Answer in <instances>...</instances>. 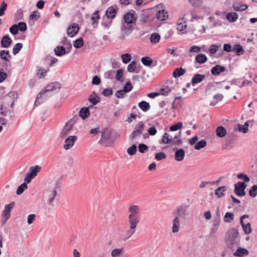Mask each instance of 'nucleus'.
Masks as SVG:
<instances>
[{
	"mask_svg": "<svg viewBox=\"0 0 257 257\" xmlns=\"http://www.w3.org/2000/svg\"><path fill=\"white\" fill-rule=\"evenodd\" d=\"M111 134L112 132L109 128H103L101 131V137L99 141L100 144L105 147L110 146L112 144Z\"/></svg>",
	"mask_w": 257,
	"mask_h": 257,
	"instance_id": "7ed1b4c3",
	"label": "nucleus"
},
{
	"mask_svg": "<svg viewBox=\"0 0 257 257\" xmlns=\"http://www.w3.org/2000/svg\"><path fill=\"white\" fill-rule=\"evenodd\" d=\"M79 28L77 24L75 23L70 25L67 29V35L70 37H73L75 36L78 32Z\"/></svg>",
	"mask_w": 257,
	"mask_h": 257,
	"instance_id": "ddd939ff",
	"label": "nucleus"
},
{
	"mask_svg": "<svg viewBox=\"0 0 257 257\" xmlns=\"http://www.w3.org/2000/svg\"><path fill=\"white\" fill-rule=\"evenodd\" d=\"M138 106L139 108L143 111H147L151 108V106L149 103L145 101H142L138 103Z\"/></svg>",
	"mask_w": 257,
	"mask_h": 257,
	"instance_id": "a878e982",
	"label": "nucleus"
},
{
	"mask_svg": "<svg viewBox=\"0 0 257 257\" xmlns=\"http://www.w3.org/2000/svg\"><path fill=\"white\" fill-rule=\"evenodd\" d=\"M28 188L27 184L25 183H23L20 186H19L17 190L16 193L17 195H20L23 193V192Z\"/></svg>",
	"mask_w": 257,
	"mask_h": 257,
	"instance_id": "79ce46f5",
	"label": "nucleus"
},
{
	"mask_svg": "<svg viewBox=\"0 0 257 257\" xmlns=\"http://www.w3.org/2000/svg\"><path fill=\"white\" fill-rule=\"evenodd\" d=\"M201 50V48L198 46H193L190 47L189 49V52L191 53H198L200 52Z\"/></svg>",
	"mask_w": 257,
	"mask_h": 257,
	"instance_id": "69168bd1",
	"label": "nucleus"
},
{
	"mask_svg": "<svg viewBox=\"0 0 257 257\" xmlns=\"http://www.w3.org/2000/svg\"><path fill=\"white\" fill-rule=\"evenodd\" d=\"M226 188L225 186L219 187L215 190V194L217 197H221L224 195V192Z\"/></svg>",
	"mask_w": 257,
	"mask_h": 257,
	"instance_id": "f704fd0d",
	"label": "nucleus"
},
{
	"mask_svg": "<svg viewBox=\"0 0 257 257\" xmlns=\"http://www.w3.org/2000/svg\"><path fill=\"white\" fill-rule=\"evenodd\" d=\"M144 126L145 124L143 121L138 123L134 128V131L130 135L131 139L134 140L136 138L140 136L143 133Z\"/></svg>",
	"mask_w": 257,
	"mask_h": 257,
	"instance_id": "0eeeda50",
	"label": "nucleus"
},
{
	"mask_svg": "<svg viewBox=\"0 0 257 257\" xmlns=\"http://www.w3.org/2000/svg\"><path fill=\"white\" fill-rule=\"evenodd\" d=\"M157 17L161 21H164L168 18V14L165 10L159 11L157 14Z\"/></svg>",
	"mask_w": 257,
	"mask_h": 257,
	"instance_id": "c85d7f7f",
	"label": "nucleus"
},
{
	"mask_svg": "<svg viewBox=\"0 0 257 257\" xmlns=\"http://www.w3.org/2000/svg\"><path fill=\"white\" fill-rule=\"evenodd\" d=\"M249 194L252 197H254L257 195V185H253L249 189Z\"/></svg>",
	"mask_w": 257,
	"mask_h": 257,
	"instance_id": "de8ad7c7",
	"label": "nucleus"
},
{
	"mask_svg": "<svg viewBox=\"0 0 257 257\" xmlns=\"http://www.w3.org/2000/svg\"><path fill=\"white\" fill-rule=\"evenodd\" d=\"M84 44L83 39L79 38L74 41V46L76 48H81Z\"/></svg>",
	"mask_w": 257,
	"mask_h": 257,
	"instance_id": "6e6d98bb",
	"label": "nucleus"
},
{
	"mask_svg": "<svg viewBox=\"0 0 257 257\" xmlns=\"http://www.w3.org/2000/svg\"><path fill=\"white\" fill-rule=\"evenodd\" d=\"M0 56L2 59L5 61H8L9 58L11 57L9 52L6 50H2L0 52Z\"/></svg>",
	"mask_w": 257,
	"mask_h": 257,
	"instance_id": "58836bf2",
	"label": "nucleus"
},
{
	"mask_svg": "<svg viewBox=\"0 0 257 257\" xmlns=\"http://www.w3.org/2000/svg\"><path fill=\"white\" fill-rule=\"evenodd\" d=\"M225 70L224 67L216 65L212 68L211 72L213 75H219L221 72H224Z\"/></svg>",
	"mask_w": 257,
	"mask_h": 257,
	"instance_id": "f3484780",
	"label": "nucleus"
},
{
	"mask_svg": "<svg viewBox=\"0 0 257 257\" xmlns=\"http://www.w3.org/2000/svg\"><path fill=\"white\" fill-rule=\"evenodd\" d=\"M128 211L129 215L128 216V223L129 228L126 231V237L125 239L129 238L136 232V228L139 223L140 217V208L136 205H131L129 206Z\"/></svg>",
	"mask_w": 257,
	"mask_h": 257,
	"instance_id": "f257e3e1",
	"label": "nucleus"
},
{
	"mask_svg": "<svg viewBox=\"0 0 257 257\" xmlns=\"http://www.w3.org/2000/svg\"><path fill=\"white\" fill-rule=\"evenodd\" d=\"M205 76L203 74H196L192 78L191 83L192 84L200 83L205 79Z\"/></svg>",
	"mask_w": 257,
	"mask_h": 257,
	"instance_id": "4be33fe9",
	"label": "nucleus"
},
{
	"mask_svg": "<svg viewBox=\"0 0 257 257\" xmlns=\"http://www.w3.org/2000/svg\"><path fill=\"white\" fill-rule=\"evenodd\" d=\"M174 151H175V160L177 161H181L183 160L185 153L183 149H174Z\"/></svg>",
	"mask_w": 257,
	"mask_h": 257,
	"instance_id": "dca6fc26",
	"label": "nucleus"
},
{
	"mask_svg": "<svg viewBox=\"0 0 257 257\" xmlns=\"http://www.w3.org/2000/svg\"><path fill=\"white\" fill-rule=\"evenodd\" d=\"M246 187V185L244 183L239 182L234 185V192L235 193L239 196H244L245 193L244 190Z\"/></svg>",
	"mask_w": 257,
	"mask_h": 257,
	"instance_id": "9d476101",
	"label": "nucleus"
},
{
	"mask_svg": "<svg viewBox=\"0 0 257 257\" xmlns=\"http://www.w3.org/2000/svg\"><path fill=\"white\" fill-rule=\"evenodd\" d=\"M219 48V46L216 45H212L211 46V48L209 49V52L211 56L215 54Z\"/></svg>",
	"mask_w": 257,
	"mask_h": 257,
	"instance_id": "052dcab7",
	"label": "nucleus"
},
{
	"mask_svg": "<svg viewBox=\"0 0 257 257\" xmlns=\"http://www.w3.org/2000/svg\"><path fill=\"white\" fill-rule=\"evenodd\" d=\"M160 40V36L157 33H153L150 37V41L152 44L158 43Z\"/></svg>",
	"mask_w": 257,
	"mask_h": 257,
	"instance_id": "2f4dec72",
	"label": "nucleus"
},
{
	"mask_svg": "<svg viewBox=\"0 0 257 257\" xmlns=\"http://www.w3.org/2000/svg\"><path fill=\"white\" fill-rule=\"evenodd\" d=\"M79 115L83 119H85L88 117L90 115V111L88 107H82L80 109Z\"/></svg>",
	"mask_w": 257,
	"mask_h": 257,
	"instance_id": "412c9836",
	"label": "nucleus"
},
{
	"mask_svg": "<svg viewBox=\"0 0 257 257\" xmlns=\"http://www.w3.org/2000/svg\"><path fill=\"white\" fill-rule=\"evenodd\" d=\"M190 15H191V20H192L193 15L191 12L186 13L182 18L178 20L177 23V29L178 31H182L187 28V25L186 20L188 18Z\"/></svg>",
	"mask_w": 257,
	"mask_h": 257,
	"instance_id": "39448f33",
	"label": "nucleus"
},
{
	"mask_svg": "<svg viewBox=\"0 0 257 257\" xmlns=\"http://www.w3.org/2000/svg\"><path fill=\"white\" fill-rule=\"evenodd\" d=\"M185 73V70L182 68H177L173 72V75L175 78L179 77Z\"/></svg>",
	"mask_w": 257,
	"mask_h": 257,
	"instance_id": "72a5a7b5",
	"label": "nucleus"
},
{
	"mask_svg": "<svg viewBox=\"0 0 257 257\" xmlns=\"http://www.w3.org/2000/svg\"><path fill=\"white\" fill-rule=\"evenodd\" d=\"M238 235V232L236 229H230L227 233V241H230V243H233Z\"/></svg>",
	"mask_w": 257,
	"mask_h": 257,
	"instance_id": "f8f14e48",
	"label": "nucleus"
},
{
	"mask_svg": "<svg viewBox=\"0 0 257 257\" xmlns=\"http://www.w3.org/2000/svg\"><path fill=\"white\" fill-rule=\"evenodd\" d=\"M166 158V154L162 152L157 153L155 155V159L158 161L162 160L165 159Z\"/></svg>",
	"mask_w": 257,
	"mask_h": 257,
	"instance_id": "774afa93",
	"label": "nucleus"
},
{
	"mask_svg": "<svg viewBox=\"0 0 257 257\" xmlns=\"http://www.w3.org/2000/svg\"><path fill=\"white\" fill-rule=\"evenodd\" d=\"M88 100L93 105H95L100 101V98L96 95L94 96L91 95L89 96Z\"/></svg>",
	"mask_w": 257,
	"mask_h": 257,
	"instance_id": "a18cd8bd",
	"label": "nucleus"
},
{
	"mask_svg": "<svg viewBox=\"0 0 257 257\" xmlns=\"http://www.w3.org/2000/svg\"><path fill=\"white\" fill-rule=\"evenodd\" d=\"M17 26L19 28V30L21 31V32H24L27 29V25L24 22H20L18 25Z\"/></svg>",
	"mask_w": 257,
	"mask_h": 257,
	"instance_id": "338daca9",
	"label": "nucleus"
},
{
	"mask_svg": "<svg viewBox=\"0 0 257 257\" xmlns=\"http://www.w3.org/2000/svg\"><path fill=\"white\" fill-rule=\"evenodd\" d=\"M41 167L38 165L31 167L29 169V172L35 177L37 173L40 171Z\"/></svg>",
	"mask_w": 257,
	"mask_h": 257,
	"instance_id": "c9c22d12",
	"label": "nucleus"
},
{
	"mask_svg": "<svg viewBox=\"0 0 257 257\" xmlns=\"http://www.w3.org/2000/svg\"><path fill=\"white\" fill-rule=\"evenodd\" d=\"M248 253V250L245 248H238L236 251L234 252L233 254L236 256H243L247 255Z\"/></svg>",
	"mask_w": 257,
	"mask_h": 257,
	"instance_id": "c756f323",
	"label": "nucleus"
},
{
	"mask_svg": "<svg viewBox=\"0 0 257 257\" xmlns=\"http://www.w3.org/2000/svg\"><path fill=\"white\" fill-rule=\"evenodd\" d=\"M137 151V147L136 145H133L127 149V153L131 156H133L136 154Z\"/></svg>",
	"mask_w": 257,
	"mask_h": 257,
	"instance_id": "37998d69",
	"label": "nucleus"
},
{
	"mask_svg": "<svg viewBox=\"0 0 257 257\" xmlns=\"http://www.w3.org/2000/svg\"><path fill=\"white\" fill-rule=\"evenodd\" d=\"M15 203L14 202H12L9 204L6 205L5 206V210L3 211V215L4 217H5V220L4 222L10 217V211L14 206Z\"/></svg>",
	"mask_w": 257,
	"mask_h": 257,
	"instance_id": "2eb2a0df",
	"label": "nucleus"
},
{
	"mask_svg": "<svg viewBox=\"0 0 257 257\" xmlns=\"http://www.w3.org/2000/svg\"><path fill=\"white\" fill-rule=\"evenodd\" d=\"M183 124L181 122H179L170 127V130L171 131H176L182 127Z\"/></svg>",
	"mask_w": 257,
	"mask_h": 257,
	"instance_id": "4d7b16f0",
	"label": "nucleus"
},
{
	"mask_svg": "<svg viewBox=\"0 0 257 257\" xmlns=\"http://www.w3.org/2000/svg\"><path fill=\"white\" fill-rule=\"evenodd\" d=\"M57 195V191L56 190H53L49 192L48 202L51 204L55 199V198Z\"/></svg>",
	"mask_w": 257,
	"mask_h": 257,
	"instance_id": "8fccbe9b",
	"label": "nucleus"
},
{
	"mask_svg": "<svg viewBox=\"0 0 257 257\" xmlns=\"http://www.w3.org/2000/svg\"><path fill=\"white\" fill-rule=\"evenodd\" d=\"M113 91L111 88H105L102 92V94L106 97L109 96L112 94Z\"/></svg>",
	"mask_w": 257,
	"mask_h": 257,
	"instance_id": "e2e57ef3",
	"label": "nucleus"
},
{
	"mask_svg": "<svg viewBox=\"0 0 257 257\" xmlns=\"http://www.w3.org/2000/svg\"><path fill=\"white\" fill-rule=\"evenodd\" d=\"M77 140V137L75 136H70L65 140L63 148L68 150L71 149L74 145Z\"/></svg>",
	"mask_w": 257,
	"mask_h": 257,
	"instance_id": "9b49d317",
	"label": "nucleus"
},
{
	"mask_svg": "<svg viewBox=\"0 0 257 257\" xmlns=\"http://www.w3.org/2000/svg\"><path fill=\"white\" fill-rule=\"evenodd\" d=\"M139 151L141 153H144L148 151L149 147L145 144H140L138 146Z\"/></svg>",
	"mask_w": 257,
	"mask_h": 257,
	"instance_id": "13d9d810",
	"label": "nucleus"
},
{
	"mask_svg": "<svg viewBox=\"0 0 257 257\" xmlns=\"http://www.w3.org/2000/svg\"><path fill=\"white\" fill-rule=\"evenodd\" d=\"M141 62L146 66H151L153 63L152 59L149 57H144L142 58Z\"/></svg>",
	"mask_w": 257,
	"mask_h": 257,
	"instance_id": "e433bc0d",
	"label": "nucleus"
},
{
	"mask_svg": "<svg viewBox=\"0 0 257 257\" xmlns=\"http://www.w3.org/2000/svg\"><path fill=\"white\" fill-rule=\"evenodd\" d=\"M124 22L135 25L137 21V17L135 16V12L133 10L127 12L123 16Z\"/></svg>",
	"mask_w": 257,
	"mask_h": 257,
	"instance_id": "423d86ee",
	"label": "nucleus"
},
{
	"mask_svg": "<svg viewBox=\"0 0 257 257\" xmlns=\"http://www.w3.org/2000/svg\"><path fill=\"white\" fill-rule=\"evenodd\" d=\"M76 123V119L75 118H72L67 121L62 130L61 136L62 137L67 136L70 133L71 130H72Z\"/></svg>",
	"mask_w": 257,
	"mask_h": 257,
	"instance_id": "20e7f679",
	"label": "nucleus"
},
{
	"mask_svg": "<svg viewBox=\"0 0 257 257\" xmlns=\"http://www.w3.org/2000/svg\"><path fill=\"white\" fill-rule=\"evenodd\" d=\"M207 145L206 142L205 140H201L195 145L194 148L197 150H200L204 148Z\"/></svg>",
	"mask_w": 257,
	"mask_h": 257,
	"instance_id": "ea45409f",
	"label": "nucleus"
},
{
	"mask_svg": "<svg viewBox=\"0 0 257 257\" xmlns=\"http://www.w3.org/2000/svg\"><path fill=\"white\" fill-rule=\"evenodd\" d=\"M134 30L133 25L124 22L120 28V34L121 36L123 38L130 35Z\"/></svg>",
	"mask_w": 257,
	"mask_h": 257,
	"instance_id": "6e6552de",
	"label": "nucleus"
},
{
	"mask_svg": "<svg viewBox=\"0 0 257 257\" xmlns=\"http://www.w3.org/2000/svg\"><path fill=\"white\" fill-rule=\"evenodd\" d=\"M181 136V133L179 132L178 135L175 136L173 138H172L171 142L170 145H177L180 146L182 144V141L180 139Z\"/></svg>",
	"mask_w": 257,
	"mask_h": 257,
	"instance_id": "5701e85b",
	"label": "nucleus"
},
{
	"mask_svg": "<svg viewBox=\"0 0 257 257\" xmlns=\"http://www.w3.org/2000/svg\"><path fill=\"white\" fill-rule=\"evenodd\" d=\"M123 71L119 69L116 71L115 78L118 81H122Z\"/></svg>",
	"mask_w": 257,
	"mask_h": 257,
	"instance_id": "bf43d9fd",
	"label": "nucleus"
},
{
	"mask_svg": "<svg viewBox=\"0 0 257 257\" xmlns=\"http://www.w3.org/2000/svg\"><path fill=\"white\" fill-rule=\"evenodd\" d=\"M232 51L236 52L238 55H240L242 54L243 49L239 44H236L232 48Z\"/></svg>",
	"mask_w": 257,
	"mask_h": 257,
	"instance_id": "49530a36",
	"label": "nucleus"
},
{
	"mask_svg": "<svg viewBox=\"0 0 257 257\" xmlns=\"http://www.w3.org/2000/svg\"><path fill=\"white\" fill-rule=\"evenodd\" d=\"M238 126L239 132L243 133H246L247 132L248 126V123L247 122H245L244 125L239 124Z\"/></svg>",
	"mask_w": 257,
	"mask_h": 257,
	"instance_id": "3c124183",
	"label": "nucleus"
},
{
	"mask_svg": "<svg viewBox=\"0 0 257 257\" xmlns=\"http://www.w3.org/2000/svg\"><path fill=\"white\" fill-rule=\"evenodd\" d=\"M12 42V40L8 35L5 36L1 40V45L3 48H8Z\"/></svg>",
	"mask_w": 257,
	"mask_h": 257,
	"instance_id": "6ab92c4d",
	"label": "nucleus"
},
{
	"mask_svg": "<svg viewBox=\"0 0 257 257\" xmlns=\"http://www.w3.org/2000/svg\"><path fill=\"white\" fill-rule=\"evenodd\" d=\"M180 229V219L178 217H176L173 221L172 232L177 233Z\"/></svg>",
	"mask_w": 257,
	"mask_h": 257,
	"instance_id": "b1692460",
	"label": "nucleus"
},
{
	"mask_svg": "<svg viewBox=\"0 0 257 257\" xmlns=\"http://www.w3.org/2000/svg\"><path fill=\"white\" fill-rule=\"evenodd\" d=\"M23 48V44L22 43L16 44L13 49V52L14 55L17 54Z\"/></svg>",
	"mask_w": 257,
	"mask_h": 257,
	"instance_id": "603ef678",
	"label": "nucleus"
},
{
	"mask_svg": "<svg viewBox=\"0 0 257 257\" xmlns=\"http://www.w3.org/2000/svg\"><path fill=\"white\" fill-rule=\"evenodd\" d=\"M216 135L219 138H223L226 135V131L222 126H218L216 129Z\"/></svg>",
	"mask_w": 257,
	"mask_h": 257,
	"instance_id": "cd10ccee",
	"label": "nucleus"
},
{
	"mask_svg": "<svg viewBox=\"0 0 257 257\" xmlns=\"http://www.w3.org/2000/svg\"><path fill=\"white\" fill-rule=\"evenodd\" d=\"M40 18V14L37 11L33 12L30 16V19L32 20L37 21Z\"/></svg>",
	"mask_w": 257,
	"mask_h": 257,
	"instance_id": "09e8293b",
	"label": "nucleus"
},
{
	"mask_svg": "<svg viewBox=\"0 0 257 257\" xmlns=\"http://www.w3.org/2000/svg\"><path fill=\"white\" fill-rule=\"evenodd\" d=\"M117 12L116 9L110 7L107 8L105 15L108 18L113 19L115 17Z\"/></svg>",
	"mask_w": 257,
	"mask_h": 257,
	"instance_id": "a211bd4d",
	"label": "nucleus"
},
{
	"mask_svg": "<svg viewBox=\"0 0 257 257\" xmlns=\"http://www.w3.org/2000/svg\"><path fill=\"white\" fill-rule=\"evenodd\" d=\"M195 61L199 64H204L207 61V57L204 54H199L196 56Z\"/></svg>",
	"mask_w": 257,
	"mask_h": 257,
	"instance_id": "bb28decb",
	"label": "nucleus"
},
{
	"mask_svg": "<svg viewBox=\"0 0 257 257\" xmlns=\"http://www.w3.org/2000/svg\"><path fill=\"white\" fill-rule=\"evenodd\" d=\"M49 71V69L48 68L47 69H45L42 67H38L36 73V75L39 79H42L44 78L46 76L47 73Z\"/></svg>",
	"mask_w": 257,
	"mask_h": 257,
	"instance_id": "aec40b11",
	"label": "nucleus"
},
{
	"mask_svg": "<svg viewBox=\"0 0 257 257\" xmlns=\"http://www.w3.org/2000/svg\"><path fill=\"white\" fill-rule=\"evenodd\" d=\"M122 253V249L115 248L112 250L111 255L112 257H119Z\"/></svg>",
	"mask_w": 257,
	"mask_h": 257,
	"instance_id": "a19ab883",
	"label": "nucleus"
},
{
	"mask_svg": "<svg viewBox=\"0 0 257 257\" xmlns=\"http://www.w3.org/2000/svg\"><path fill=\"white\" fill-rule=\"evenodd\" d=\"M190 4L194 7H200L202 3L203 0H188Z\"/></svg>",
	"mask_w": 257,
	"mask_h": 257,
	"instance_id": "680f3d73",
	"label": "nucleus"
},
{
	"mask_svg": "<svg viewBox=\"0 0 257 257\" xmlns=\"http://www.w3.org/2000/svg\"><path fill=\"white\" fill-rule=\"evenodd\" d=\"M121 57L122 62L125 64L128 63L132 59L131 55L128 53L122 54Z\"/></svg>",
	"mask_w": 257,
	"mask_h": 257,
	"instance_id": "c03bdc74",
	"label": "nucleus"
},
{
	"mask_svg": "<svg viewBox=\"0 0 257 257\" xmlns=\"http://www.w3.org/2000/svg\"><path fill=\"white\" fill-rule=\"evenodd\" d=\"M133 89V86L130 82H127L123 86V90L126 93L130 92Z\"/></svg>",
	"mask_w": 257,
	"mask_h": 257,
	"instance_id": "0e129e2a",
	"label": "nucleus"
},
{
	"mask_svg": "<svg viewBox=\"0 0 257 257\" xmlns=\"http://www.w3.org/2000/svg\"><path fill=\"white\" fill-rule=\"evenodd\" d=\"M56 55L61 56L66 54V49L63 46H57L54 49Z\"/></svg>",
	"mask_w": 257,
	"mask_h": 257,
	"instance_id": "7c9ffc66",
	"label": "nucleus"
},
{
	"mask_svg": "<svg viewBox=\"0 0 257 257\" xmlns=\"http://www.w3.org/2000/svg\"><path fill=\"white\" fill-rule=\"evenodd\" d=\"M226 18L229 22L233 23L238 19V16L235 12H230L227 14Z\"/></svg>",
	"mask_w": 257,
	"mask_h": 257,
	"instance_id": "393cba45",
	"label": "nucleus"
},
{
	"mask_svg": "<svg viewBox=\"0 0 257 257\" xmlns=\"http://www.w3.org/2000/svg\"><path fill=\"white\" fill-rule=\"evenodd\" d=\"M248 215L244 214L240 217V223L245 234H249L252 232L250 223L247 222L246 224H245L243 221L244 218H248Z\"/></svg>",
	"mask_w": 257,
	"mask_h": 257,
	"instance_id": "1a4fd4ad",
	"label": "nucleus"
},
{
	"mask_svg": "<svg viewBox=\"0 0 257 257\" xmlns=\"http://www.w3.org/2000/svg\"><path fill=\"white\" fill-rule=\"evenodd\" d=\"M234 219V215L232 213L227 212L224 216V221L225 222H230Z\"/></svg>",
	"mask_w": 257,
	"mask_h": 257,
	"instance_id": "4c0bfd02",
	"label": "nucleus"
},
{
	"mask_svg": "<svg viewBox=\"0 0 257 257\" xmlns=\"http://www.w3.org/2000/svg\"><path fill=\"white\" fill-rule=\"evenodd\" d=\"M171 91V88H169L168 86H165L164 87H162L160 89V92L159 93L162 95H167Z\"/></svg>",
	"mask_w": 257,
	"mask_h": 257,
	"instance_id": "5fc2aeb1",
	"label": "nucleus"
},
{
	"mask_svg": "<svg viewBox=\"0 0 257 257\" xmlns=\"http://www.w3.org/2000/svg\"><path fill=\"white\" fill-rule=\"evenodd\" d=\"M137 65L135 61H132L127 66V70L129 72H133L136 69Z\"/></svg>",
	"mask_w": 257,
	"mask_h": 257,
	"instance_id": "864d4df0",
	"label": "nucleus"
},
{
	"mask_svg": "<svg viewBox=\"0 0 257 257\" xmlns=\"http://www.w3.org/2000/svg\"><path fill=\"white\" fill-rule=\"evenodd\" d=\"M172 137L167 133H164L162 139V143L164 144H170L171 142Z\"/></svg>",
	"mask_w": 257,
	"mask_h": 257,
	"instance_id": "473e14b6",
	"label": "nucleus"
},
{
	"mask_svg": "<svg viewBox=\"0 0 257 257\" xmlns=\"http://www.w3.org/2000/svg\"><path fill=\"white\" fill-rule=\"evenodd\" d=\"M56 88H59V84L57 82H52L48 84L46 86L44 90H43L42 92H40L38 94L36 101L35 102V105H37L40 104V103H42L45 99H46V96H45L43 100H41V99L43 98V95H45V94L46 92L53 91L56 89Z\"/></svg>",
	"mask_w": 257,
	"mask_h": 257,
	"instance_id": "f03ea898",
	"label": "nucleus"
},
{
	"mask_svg": "<svg viewBox=\"0 0 257 257\" xmlns=\"http://www.w3.org/2000/svg\"><path fill=\"white\" fill-rule=\"evenodd\" d=\"M232 8L235 11L242 12L246 10L248 7L246 4H244L240 2H234L232 4Z\"/></svg>",
	"mask_w": 257,
	"mask_h": 257,
	"instance_id": "4468645a",
	"label": "nucleus"
}]
</instances>
